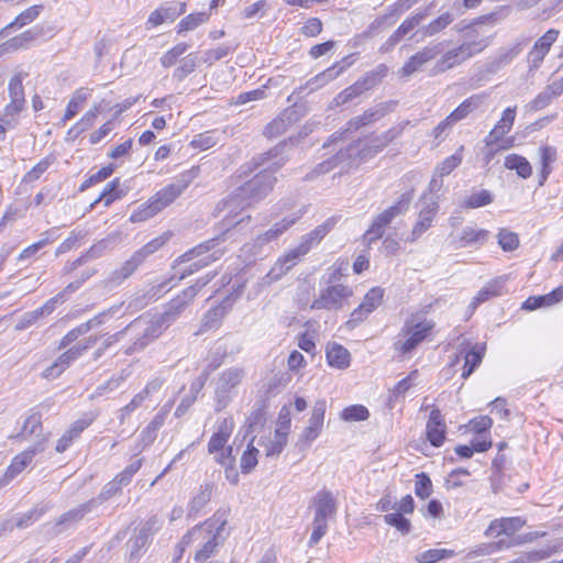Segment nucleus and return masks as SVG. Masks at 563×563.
<instances>
[{
	"mask_svg": "<svg viewBox=\"0 0 563 563\" xmlns=\"http://www.w3.org/2000/svg\"><path fill=\"white\" fill-rule=\"evenodd\" d=\"M284 148L285 145H278L267 153H264L260 162L254 158L253 166H263L264 168L252 179L240 185L230 196L217 205L216 212L218 214L225 212V221L228 227H235L244 221V218L238 221H229V218H234L243 209L257 203L264 199L273 189V186L276 181V178L273 176V174L286 162V159L280 156Z\"/></svg>",
	"mask_w": 563,
	"mask_h": 563,
	"instance_id": "nucleus-1",
	"label": "nucleus"
},
{
	"mask_svg": "<svg viewBox=\"0 0 563 563\" xmlns=\"http://www.w3.org/2000/svg\"><path fill=\"white\" fill-rule=\"evenodd\" d=\"M187 188V183L177 181L157 191L150 200L140 205L130 216L132 223L144 222L174 202Z\"/></svg>",
	"mask_w": 563,
	"mask_h": 563,
	"instance_id": "nucleus-2",
	"label": "nucleus"
},
{
	"mask_svg": "<svg viewBox=\"0 0 563 563\" xmlns=\"http://www.w3.org/2000/svg\"><path fill=\"white\" fill-rule=\"evenodd\" d=\"M167 329L157 314L142 316L132 321L124 331L135 335V342L128 347L126 354H132L136 350L147 346L153 340L157 339L163 331Z\"/></svg>",
	"mask_w": 563,
	"mask_h": 563,
	"instance_id": "nucleus-3",
	"label": "nucleus"
},
{
	"mask_svg": "<svg viewBox=\"0 0 563 563\" xmlns=\"http://www.w3.org/2000/svg\"><path fill=\"white\" fill-rule=\"evenodd\" d=\"M434 328L432 320L422 318L421 316H412L406 320L397 341L395 349L406 354L419 345Z\"/></svg>",
	"mask_w": 563,
	"mask_h": 563,
	"instance_id": "nucleus-4",
	"label": "nucleus"
},
{
	"mask_svg": "<svg viewBox=\"0 0 563 563\" xmlns=\"http://www.w3.org/2000/svg\"><path fill=\"white\" fill-rule=\"evenodd\" d=\"M412 200V192L408 191L402 194L398 201L385 209L383 212L377 214L369 227V229L364 233L363 241L367 244H372L373 242L380 239L385 232V229L389 225V223L397 217L405 213L410 206Z\"/></svg>",
	"mask_w": 563,
	"mask_h": 563,
	"instance_id": "nucleus-5",
	"label": "nucleus"
},
{
	"mask_svg": "<svg viewBox=\"0 0 563 563\" xmlns=\"http://www.w3.org/2000/svg\"><path fill=\"white\" fill-rule=\"evenodd\" d=\"M245 375V369L240 366L229 367L219 375L214 389L217 411H221L232 401Z\"/></svg>",
	"mask_w": 563,
	"mask_h": 563,
	"instance_id": "nucleus-6",
	"label": "nucleus"
},
{
	"mask_svg": "<svg viewBox=\"0 0 563 563\" xmlns=\"http://www.w3.org/2000/svg\"><path fill=\"white\" fill-rule=\"evenodd\" d=\"M213 276L199 278L195 285L187 287L181 294L172 299L162 314H157L162 322L168 328L175 322L185 308L194 300L199 290L205 287Z\"/></svg>",
	"mask_w": 563,
	"mask_h": 563,
	"instance_id": "nucleus-7",
	"label": "nucleus"
},
{
	"mask_svg": "<svg viewBox=\"0 0 563 563\" xmlns=\"http://www.w3.org/2000/svg\"><path fill=\"white\" fill-rule=\"evenodd\" d=\"M486 46V40L463 43L460 46L445 52L435 63L434 71L443 73L448 69H451L471 58L475 54L482 52Z\"/></svg>",
	"mask_w": 563,
	"mask_h": 563,
	"instance_id": "nucleus-8",
	"label": "nucleus"
},
{
	"mask_svg": "<svg viewBox=\"0 0 563 563\" xmlns=\"http://www.w3.org/2000/svg\"><path fill=\"white\" fill-rule=\"evenodd\" d=\"M46 444L47 437H43L41 440H36L30 448L16 454L3 475L0 477V489L9 485L11 481L22 473L31 464L36 454L44 452Z\"/></svg>",
	"mask_w": 563,
	"mask_h": 563,
	"instance_id": "nucleus-9",
	"label": "nucleus"
},
{
	"mask_svg": "<svg viewBox=\"0 0 563 563\" xmlns=\"http://www.w3.org/2000/svg\"><path fill=\"white\" fill-rule=\"evenodd\" d=\"M143 457H140L132 461L122 472L117 474L112 481L108 482L102 487L97 497L89 499V501H96L97 508L102 503L120 494L122 487L128 486L131 483L133 476L140 471L143 464Z\"/></svg>",
	"mask_w": 563,
	"mask_h": 563,
	"instance_id": "nucleus-10",
	"label": "nucleus"
},
{
	"mask_svg": "<svg viewBox=\"0 0 563 563\" xmlns=\"http://www.w3.org/2000/svg\"><path fill=\"white\" fill-rule=\"evenodd\" d=\"M353 295L351 287L342 284L328 286L320 290L319 296L312 301V309L339 310L344 300Z\"/></svg>",
	"mask_w": 563,
	"mask_h": 563,
	"instance_id": "nucleus-11",
	"label": "nucleus"
},
{
	"mask_svg": "<svg viewBox=\"0 0 563 563\" xmlns=\"http://www.w3.org/2000/svg\"><path fill=\"white\" fill-rule=\"evenodd\" d=\"M186 10L187 4L184 1L173 0L164 2L150 13L146 27L153 29L164 23H173L179 15L184 14Z\"/></svg>",
	"mask_w": 563,
	"mask_h": 563,
	"instance_id": "nucleus-12",
	"label": "nucleus"
},
{
	"mask_svg": "<svg viewBox=\"0 0 563 563\" xmlns=\"http://www.w3.org/2000/svg\"><path fill=\"white\" fill-rule=\"evenodd\" d=\"M96 509V501H86L60 515L52 525L53 534L57 536L75 527L88 514Z\"/></svg>",
	"mask_w": 563,
	"mask_h": 563,
	"instance_id": "nucleus-13",
	"label": "nucleus"
},
{
	"mask_svg": "<svg viewBox=\"0 0 563 563\" xmlns=\"http://www.w3.org/2000/svg\"><path fill=\"white\" fill-rule=\"evenodd\" d=\"M121 306H122V303L120 306H113V307L100 312L99 314L95 316L87 322L81 323L77 328L67 332L62 338L58 349L67 347L73 342H75L80 335H84L87 332H89L91 329L102 324L107 319H110L111 317H113V314L120 309Z\"/></svg>",
	"mask_w": 563,
	"mask_h": 563,
	"instance_id": "nucleus-14",
	"label": "nucleus"
},
{
	"mask_svg": "<svg viewBox=\"0 0 563 563\" xmlns=\"http://www.w3.org/2000/svg\"><path fill=\"white\" fill-rule=\"evenodd\" d=\"M384 290L380 287H374L367 291L362 303L352 311L346 325L354 328L373 312L383 301Z\"/></svg>",
	"mask_w": 563,
	"mask_h": 563,
	"instance_id": "nucleus-15",
	"label": "nucleus"
},
{
	"mask_svg": "<svg viewBox=\"0 0 563 563\" xmlns=\"http://www.w3.org/2000/svg\"><path fill=\"white\" fill-rule=\"evenodd\" d=\"M442 43L430 44L424 46L421 51L417 52L408 58L400 69V74L404 77H409L412 74L421 69L423 65L434 59L439 54L442 53Z\"/></svg>",
	"mask_w": 563,
	"mask_h": 563,
	"instance_id": "nucleus-16",
	"label": "nucleus"
},
{
	"mask_svg": "<svg viewBox=\"0 0 563 563\" xmlns=\"http://www.w3.org/2000/svg\"><path fill=\"white\" fill-rule=\"evenodd\" d=\"M324 413H325V402L318 401L313 406L312 413L309 419V424L302 431V433L296 444L297 446H300L301 449H306L312 441H314L318 438V435L321 432L322 426H323Z\"/></svg>",
	"mask_w": 563,
	"mask_h": 563,
	"instance_id": "nucleus-17",
	"label": "nucleus"
},
{
	"mask_svg": "<svg viewBox=\"0 0 563 563\" xmlns=\"http://www.w3.org/2000/svg\"><path fill=\"white\" fill-rule=\"evenodd\" d=\"M161 527L162 521L157 516L150 517L128 542V545L131 548V556L137 555Z\"/></svg>",
	"mask_w": 563,
	"mask_h": 563,
	"instance_id": "nucleus-18",
	"label": "nucleus"
},
{
	"mask_svg": "<svg viewBox=\"0 0 563 563\" xmlns=\"http://www.w3.org/2000/svg\"><path fill=\"white\" fill-rule=\"evenodd\" d=\"M24 74L19 73L14 75L8 85L9 98L10 102L4 107L7 115H19V113L24 109L25 98H24V87H23V78Z\"/></svg>",
	"mask_w": 563,
	"mask_h": 563,
	"instance_id": "nucleus-19",
	"label": "nucleus"
},
{
	"mask_svg": "<svg viewBox=\"0 0 563 563\" xmlns=\"http://www.w3.org/2000/svg\"><path fill=\"white\" fill-rule=\"evenodd\" d=\"M335 223V217L327 219L322 224L318 225L314 230L305 234L301 238L300 243L294 249L301 256H305L314 245L319 244L323 240V238L333 229Z\"/></svg>",
	"mask_w": 563,
	"mask_h": 563,
	"instance_id": "nucleus-20",
	"label": "nucleus"
},
{
	"mask_svg": "<svg viewBox=\"0 0 563 563\" xmlns=\"http://www.w3.org/2000/svg\"><path fill=\"white\" fill-rule=\"evenodd\" d=\"M312 505L314 507L313 519L328 521L335 516L338 510L336 500L333 494L327 489L319 490L314 495Z\"/></svg>",
	"mask_w": 563,
	"mask_h": 563,
	"instance_id": "nucleus-21",
	"label": "nucleus"
},
{
	"mask_svg": "<svg viewBox=\"0 0 563 563\" xmlns=\"http://www.w3.org/2000/svg\"><path fill=\"white\" fill-rule=\"evenodd\" d=\"M526 525V520L521 517H507L493 520L485 531L488 538H498L503 534L507 537L514 536Z\"/></svg>",
	"mask_w": 563,
	"mask_h": 563,
	"instance_id": "nucleus-22",
	"label": "nucleus"
},
{
	"mask_svg": "<svg viewBox=\"0 0 563 563\" xmlns=\"http://www.w3.org/2000/svg\"><path fill=\"white\" fill-rule=\"evenodd\" d=\"M490 233L485 229L476 227H465L460 234L454 239L455 249L474 247L479 249L484 245Z\"/></svg>",
	"mask_w": 563,
	"mask_h": 563,
	"instance_id": "nucleus-23",
	"label": "nucleus"
},
{
	"mask_svg": "<svg viewBox=\"0 0 563 563\" xmlns=\"http://www.w3.org/2000/svg\"><path fill=\"white\" fill-rule=\"evenodd\" d=\"M43 35V27L34 26L25 32L8 40L0 45L1 53H12L19 49H26L30 45Z\"/></svg>",
	"mask_w": 563,
	"mask_h": 563,
	"instance_id": "nucleus-24",
	"label": "nucleus"
},
{
	"mask_svg": "<svg viewBox=\"0 0 563 563\" xmlns=\"http://www.w3.org/2000/svg\"><path fill=\"white\" fill-rule=\"evenodd\" d=\"M399 132L400 131L397 129H390L385 133L371 139L365 146L357 150L360 155V163L382 152L393 140L399 135Z\"/></svg>",
	"mask_w": 563,
	"mask_h": 563,
	"instance_id": "nucleus-25",
	"label": "nucleus"
},
{
	"mask_svg": "<svg viewBox=\"0 0 563 563\" xmlns=\"http://www.w3.org/2000/svg\"><path fill=\"white\" fill-rule=\"evenodd\" d=\"M516 119V107H509L504 110L500 120L495 124L488 135L485 137V144L493 146L498 143L512 128Z\"/></svg>",
	"mask_w": 563,
	"mask_h": 563,
	"instance_id": "nucleus-26",
	"label": "nucleus"
},
{
	"mask_svg": "<svg viewBox=\"0 0 563 563\" xmlns=\"http://www.w3.org/2000/svg\"><path fill=\"white\" fill-rule=\"evenodd\" d=\"M427 438L433 446H441L445 440L446 426L440 409L434 408L430 412L427 422Z\"/></svg>",
	"mask_w": 563,
	"mask_h": 563,
	"instance_id": "nucleus-27",
	"label": "nucleus"
},
{
	"mask_svg": "<svg viewBox=\"0 0 563 563\" xmlns=\"http://www.w3.org/2000/svg\"><path fill=\"white\" fill-rule=\"evenodd\" d=\"M280 419L284 420L280 422L279 428L276 429L274 437L268 439L267 443L265 444V454L268 457L278 456L287 443L290 419L287 416L280 417Z\"/></svg>",
	"mask_w": 563,
	"mask_h": 563,
	"instance_id": "nucleus-28",
	"label": "nucleus"
},
{
	"mask_svg": "<svg viewBox=\"0 0 563 563\" xmlns=\"http://www.w3.org/2000/svg\"><path fill=\"white\" fill-rule=\"evenodd\" d=\"M351 56H346L342 59V63H344L343 66L338 67L339 64H334L333 66L329 67L328 69L321 71L320 74L316 75L313 78L308 80L306 82L305 88L309 89V91H313L317 89H320L328 82L334 80L344 70L346 66H350L352 64V60H350Z\"/></svg>",
	"mask_w": 563,
	"mask_h": 563,
	"instance_id": "nucleus-29",
	"label": "nucleus"
},
{
	"mask_svg": "<svg viewBox=\"0 0 563 563\" xmlns=\"http://www.w3.org/2000/svg\"><path fill=\"white\" fill-rule=\"evenodd\" d=\"M90 424V421L80 419L75 421L69 426V428L63 433V435L58 439L55 451L57 453L65 452L68 448L71 446L74 441L79 438L81 432Z\"/></svg>",
	"mask_w": 563,
	"mask_h": 563,
	"instance_id": "nucleus-30",
	"label": "nucleus"
},
{
	"mask_svg": "<svg viewBox=\"0 0 563 563\" xmlns=\"http://www.w3.org/2000/svg\"><path fill=\"white\" fill-rule=\"evenodd\" d=\"M439 209V206L435 201L431 202L423 209H421L419 213L418 221L412 228L410 242L416 241L423 232H426L432 223V220Z\"/></svg>",
	"mask_w": 563,
	"mask_h": 563,
	"instance_id": "nucleus-31",
	"label": "nucleus"
},
{
	"mask_svg": "<svg viewBox=\"0 0 563 563\" xmlns=\"http://www.w3.org/2000/svg\"><path fill=\"white\" fill-rule=\"evenodd\" d=\"M486 96L483 93L473 95L465 99L454 111H452L450 115V120L454 121L455 124L465 119L470 113L477 110L482 103L484 102Z\"/></svg>",
	"mask_w": 563,
	"mask_h": 563,
	"instance_id": "nucleus-32",
	"label": "nucleus"
},
{
	"mask_svg": "<svg viewBox=\"0 0 563 563\" xmlns=\"http://www.w3.org/2000/svg\"><path fill=\"white\" fill-rule=\"evenodd\" d=\"M140 265L131 256L119 268L112 271L106 279L107 285L114 287L121 285L125 279L131 277Z\"/></svg>",
	"mask_w": 563,
	"mask_h": 563,
	"instance_id": "nucleus-33",
	"label": "nucleus"
},
{
	"mask_svg": "<svg viewBox=\"0 0 563 563\" xmlns=\"http://www.w3.org/2000/svg\"><path fill=\"white\" fill-rule=\"evenodd\" d=\"M42 10H43V5H40V4H35V5H32L27 9H25L23 12H21L14 19V21H12L7 26H4L3 29L0 30V37L7 36L9 33V30L12 27L21 29V27L32 23L33 21H35L38 18Z\"/></svg>",
	"mask_w": 563,
	"mask_h": 563,
	"instance_id": "nucleus-34",
	"label": "nucleus"
},
{
	"mask_svg": "<svg viewBox=\"0 0 563 563\" xmlns=\"http://www.w3.org/2000/svg\"><path fill=\"white\" fill-rule=\"evenodd\" d=\"M42 427V416L38 412L32 411L24 420L21 432L16 435V438H22L27 440L32 435H36L41 440L43 437H47V434H43Z\"/></svg>",
	"mask_w": 563,
	"mask_h": 563,
	"instance_id": "nucleus-35",
	"label": "nucleus"
},
{
	"mask_svg": "<svg viewBox=\"0 0 563 563\" xmlns=\"http://www.w3.org/2000/svg\"><path fill=\"white\" fill-rule=\"evenodd\" d=\"M232 432V421L224 419L218 427L217 432H214L209 441L208 451L210 453L219 452L224 449L225 443L228 442Z\"/></svg>",
	"mask_w": 563,
	"mask_h": 563,
	"instance_id": "nucleus-36",
	"label": "nucleus"
},
{
	"mask_svg": "<svg viewBox=\"0 0 563 563\" xmlns=\"http://www.w3.org/2000/svg\"><path fill=\"white\" fill-rule=\"evenodd\" d=\"M327 360L331 366L345 368L350 365V352L344 346L332 343L327 347Z\"/></svg>",
	"mask_w": 563,
	"mask_h": 563,
	"instance_id": "nucleus-37",
	"label": "nucleus"
},
{
	"mask_svg": "<svg viewBox=\"0 0 563 563\" xmlns=\"http://www.w3.org/2000/svg\"><path fill=\"white\" fill-rule=\"evenodd\" d=\"M505 167L507 169L516 170L517 175L523 179L532 175V167L527 158L518 154H509L505 158Z\"/></svg>",
	"mask_w": 563,
	"mask_h": 563,
	"instance_id": "nucleus-38",
	"label": "nucleus"
},
{
	"mask_svg": "<svg viewBox=\"0 0 563 563\" xmlns=\"http://www.w3.org/2000/svg\"><path fill=\"white\" fill-rule=\"evenodd\" d=\"M76 361L69 349L57 357V360L43 372V377L48 379L57 378L69 365Z\"/></svg>",
	"mask_w": 563,
	"mask_h": 563,
	"instance_id": "nucleus-39",
	"label": "nucleus"
},
{
	"mask_svg": "<svg viewBox=\"0 0 563 563\" xmlns=\"http://www.w3.org/2000/svg\"><path fill=\"white\" fill-rule=\"evenodd\" d=\"M213 493V484L207 483L200 486L198 493L189 504V515L198 514L210 500Z\"/></svg>",
	"mask_w": 563,
	"mask_h": 563,
	"instance_id": "nucleus-40",
	"label": "nucleus"
},
{
	"mask_svg": "<svg viewBox=\"0 0 563 563\" xmlns=\"http://www.w3.org/2000/svg\"><path fill=\"white\" fill-rule=\"evenodd\" d=\"M276 238L269 234V230L264 233L258 234L252 243L246 244L243 249L245 252H250L253 257L264 255L266 251L271 247H267L269 243L276 241Z\"/></svg>",
	"mask_w": 563,
	"mask_h": 563,
	"instance_id": "nucleus-41",
	"label": "nucleus"
},
{
	"mask_svg": "<svg viewBox=\"0 0 563 563\" xmlns=\"http://www.w3.org/2000/svg\"><path fill=\"white\" fill-rule=\"evenodd\" d=\"M484 356V347L476 344L471 351L464 355V366L462 377L466 379L482 363Z\"/></svg>",
	"mask_w": 563,
	"mask_h": 563,
	"instance_id": "nucleus-42",
	"label": "nucleus"
},
{
	"mask_svg": "<svg viewBox=\"0 0 563 563\" xmlns=\"http://www.w3.org/2000/svg\"><path fill=\"white\" fill-rule=\"evenodd\" d=\"M539 155L541 163L540 185H543L552 172L551 164L556 161V148L550 145H544L540 147Z\"/></svg>",
	"mask_w": 563,
	"mask_h": 563,
	"instance_id": "nucleus-43",
	"label": "nucleus"
},
{
	"mask_svg": "<svg viewBox=\"0 0 563 563\" xmlns=\"http://www.w3.org/2000/svg\"><path fill=\"white\" fill-rule=\"evenodd\" d=\"M418 1L419 0H397L386 9V12L383 14V16H386V21L390 25Z\"/></svg>",
	"mask_w": 563,
	"mask_h": 563,
	"instance_id": "nucleus-44",
	"label": "nucleus"
},
{
	"mask_svg": "<svg viewBox=\"0 0 563 563\" xmlns=\"http://www.w3.org/2000/svg\"><path fill=\"white\" fill-rule=\"evenodd\" d=\"M223 526L224 522L218 526L212 537L208 541H206L203 547L196 553V561H205L213 554L216 548L220 544V538L221 532L223 530Z\"/></svg>",
	"mask_w": 563,
	"mask_h": 563,
	"instance_id": "nucleus-45",
	"label": "nucleus"
},
{
	"mask_svg": "<svg viewBox=\"0 0 563 563\" xmlns=\"http://www.w3.org/2000/svg\"><path fill=\"white\" fill-rule=\"evenodd\" d=\"M219 240H220V238H214V239L208 240V241H206V242H203V243L192 247L188 252H186L183 255H180L176 260V263L177 264L186 263V262L191 261L195 257L201 256V255L212 251L214 249V246L217 245Z\"/></svg>",
	"mask_w": 563,
	"mask_h": 563,
	"instance_id": "nucleus-46",
	"label": "nucleus"
},
{
	"mask_svg": "<svg viewBox=\"0 0 563 563\" xmlns=\"http://www.w3.org/2000/svg\"><path fill=\"white\" fill-rule=\"evenodd\" d=\"M291 114L284 112L278 118L274 119L265 128V135L267 137H277L280 134L287 131L288 125L291 121Z\"/></svg>",
	"mask_w": 563,
	"mask_h": 563,
	"instance_id": "nucleus-47",
	"label": "nucleus"
},
{
	"mask_svg": "<svg viewBox=\"0 0 563 563\" xmlns=\"http://www.w3.org/2000/svg\"><path fill=\"white\" fill-rule=\"evenodd\" d=\"M210 18V14L208 12H198V13H191L184 19L180 20L178 23V33L189 32L198 27L199 25L206 23Z\"/></svg>",
	"mask_w": 563,
	"mask_h": 563,
	"instance_id": "nucleus-48",
	"label": "nucleus"
},
{
	"mask_svg": "<svg viewBox=\"0 0 563 563\" xmlns=\"http://www.w3.org/2000/svg\"><path fill=\"white\" fill-rule=\"evenodd\" d=\"M382 115L383 113L378 109H368L363 114L357 115L347 122V131H356L360 128L376 121Z\"/></svg>",
	"mask_w": 563,
	"mask_h": 563,
	"instance_id": "nucleus-49",
	"label": "nucleus"
},
{
	"mask_svg": "<svg viewBox=\"0 0 563 563\" xmlns=\"http://www.w3.org/2000/svg\"><path fill=\"white\" fill-rule=\"evenodd\" d=\"M453 20L454 16L450 12H445L422 27L421 32L424 36H433L450 25Z\"/></svg>",
	"mask_w": 563,
	"mask_h": 563,
	"instance_id": "nucleus-50",
	"label": "nucleus"
},
{
	"mask_svg": "<svg viewBox=\"0 0 563 563\" xmlns=\"http://www.w3.org/2000/svg\"><path fill=\"white\" fill-rule=\"evenodd\" d=\"M463 150L464 147L460 146L453 155L441 162L435 168V174H438L439 177H443L452 173L462 163Z\"/></svg>",
	"mask_w": 563,
	"mask_h": 563,
	"instance_id": "nucleus-51",
	"label": "nucleus"
},
{
	"mask_svg": "<svg viewBox=\"0 0 563 563\" xmlns=\"http://www.w3.org/2000/svg\"><path fill=\"white\" fill-rule=\"evenodd\" d=\"M428 13L427 11H419L408 16L395 31L396 36H400L404 38L408 35L416 26H418L426 18Z\"/></svg>",
	"mask_w": 563,
	"mask_h": 563,
	"instance_id": "nucleus-52",
	"label": "nucleus"
},
{
	"mask_svg": "<svg viewBox=\"0 0 563 563\" xmlns=\"http://www.w3.org/2000/svg\"><path fill=\"white\" fill-rule=\"evenodd\" d=\"M197 67V56L195 54H188L184 57L179 66L174 70L173 77L178 81L184 80L188 75L195 71Z\"/></svg>",
	"mask_w": 563,
	"mask_h": 563,
	"instance_id": "nucleus-53",
	"label": "nucleus"
},
{
	"mask_svg": "<svg viewBox=\"0 0 563 563\" xmlns=\"http://www.w3.org/2000/svg\"><path fill=\"white\" fill-rule=\"evenodd\" d=\"M497 242L505 252H512L519 246L518 234L505 228L499 230Z\"/></svg>",
	"mask_w": 563,
	"mask_h": 563,
	"instance_id": "nucleus-54",
	"label": "nucleus"
},
{
	"mask_svg": "<svg viewBox=\"0 0 563 563\" xmlns=\"http://www.w3.org/2000/svg\"><path fill=\"white\" fill-rule=\"evenodd\" d=\"M258 450L250 443L241 456L240 467L242 473H251L258 463Z\"/></svg>",
	"mask_w": 563,
	"mask_h": 563,
	"instance_id": "nucleus-55",
	"label": "nucleus"
},
{
	"mask_svg": "<svg viewBox=\"0 0 563 563\" xmlns=\"http://www.w3.org/2000/svg\"><path fill=\"white\" fill-rule=\"evenodd\" d=\"M493 201L492 194L486 189H481L478 191L470 195L463 202L465 208L475 209L479 207H484L489 205Z\"/></svg>",
	"mask_w": 563,
	"mask_h": 563,
	"instance_id": "nucleus-56",
	"label": "nucleus"
},
{
	"mask_svg": "<svg viewBox=\"0 0 563 563\" xmlns=\"http://www.w3.org/2000/svg\"><path fill=\"white\" fill-rule=\"evenodd\" d=\"M119 183H120L119 179L115 178L112 181H110L109 184H107V186L104 187V189L102 190L100 196L91 203V208L96 203L101 202V201H103L106 207H109L115 199H118L120 197V195L118 192Z\"/></svg>",
	"mask_w": 563,
	"mask_h": 563,
	"instance_id": "nucleus-57",
	"label": "nucleus"
},
{
	"mask_svg": "<svg viewBox=\"0 0 563 563\" xmlns=\"http://www.w3.org/2000/svg\"><path fill=\"white\" fill-rule=\"evenodd\" d=\"M369 412L363 405H352L343 409L340 417L345 421H364L368 418Z\"/></svg>",
	"mask_w": 563,
	"mask_h": 563,
	"instance_id": "nucleus-58",
	"label": "nucleus"
},
{
	"mask_svg": "<svg viewBox=\"0 0 563 563\" xmlns=\"http://www.w3.org/2000/svg\"><path fill=\"white\" fill-rule=\"evenodd\" d=\"M453 554H454L453 550L431 549V550L420 553L417 556V560L420 563H435L440 560L451 558V556H453Z\"/></svg>",
	"mask_w": 563,
	"mask_h": 563,
	"instance_id": "nucleus-59",
	"label": "nucleus"
},
{
	"mask_svg": "<svg viewBox=\"0 0 563 563\" xmlns=\"http://www.w3.org/2000/svg\"><path fill=\"white\" fill-rule=\"evenodd\" d=\"M385 522L391 527H395L401 534L410 532L411 523L410 520L405 518L400 512L387 514L384 517Z\"/></svg>",
	"mask_w": 563,
	"mask_h": 563,
	"instance_id": "nucleus-60",
	"label": "nucleus"
},
{
	"mask_svg": "<svg viewBox=\"0 0 563 563\" xmlns=\"http://www.w3.org/2000/svg\"><path fill=\"white\" fill-rule=\"evenodd\" d=\"M387 73V68L384 65L378 66L375 70L367 73L364 78L357 80L358 84H362L364 91L369 90L374 86H376Z\"/></svg>",
	"mask_w": 563,
	"mask_h": 563,
	"instance_id": "nucleus-61",
	"label": "nucleus"
},
{
	"mask_svg": "<svg viewBox=\"0 0 563 563\" xmlns=\"http://www.w3.org/2000/svg\"><path fill=\"white\" fill-rule=\"evenodd\" d=\"M157 433L152 430L148 426H146L141 433L139 434L137 441L133 446L132 451L134 454L142 453L146 448H148L156 439Z\"/></svg>",
	"mask_w": 563,
	"mask_h": 563,
	"instance_id": "nucleus-62",
	"label": "nucleus"
},
{
	"mask_svg": "<svg viewBox=\"0 0 563 563\" xmlns=\"http://www.w3.org/2000/svg\"><path fill=\"white\" fill-rule=\"evenodd\" d=\"M188 48V45L186 43H179L172 47L169 51L163 54L161 57V64L164 68H169L174 66L179 56H181Z\"/></svg>",
	"mask_w": 563,
	"mask_h": 563,
	"instance_id": "nucleus-63",
	"label": "nucleus"
},
{
	"mask_svg": "<svg viewBox=\"0 0 563 563\" xmlns=\"http://www.w3.org/2000/svg\"><path fill=\"white\" fill-rule=\"evenodd\" d=\"M560 34L559 30L550 29L548 30L533 45L534 48L542 52L543 54H548L553 43L558 40Z\"/></svg>",
	"mask_w": 563,
	"mask_h": 563,
	"instance_id": "nucleus-64",
	"label": "nucleus"
}]
</instances>
